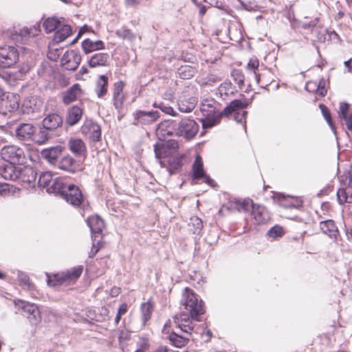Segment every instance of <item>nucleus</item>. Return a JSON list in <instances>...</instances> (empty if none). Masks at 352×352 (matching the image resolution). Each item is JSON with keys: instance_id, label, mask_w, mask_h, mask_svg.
Wrapping results in <instances>:
<instances>
[{"instance_id": "nucleus-1", "label": "nucleus", "mask_w": 352, "mask_h": 352, "mask_svg": "<svg viewBox=\"0 0 352 352\" xmlns=\"http://www.w3.org/2000/svg\"><path fill=\"white\" fill-rule=\"evenodd\" d=\"M174 322L176 326L185 334L180 336L175 332H172L168 336L170 342L176 347H182L185 346L190 340L192 332H195V323L190 320V318L186 312H182L176 314L173 317Z\"/></svg>"}, {"instance_id": "nucleus-2", "label": "nucleus", "mask_w": 352, "mask_h": 352, "mask_svg": "<svg viewBox=\"0 0 352 352\" xmlns=\"http://www.w3.org/2000/svg\"><path fill=\"white\" fill-rule=\"evenodd\" d=\"M181 305L188 311L190 320H198V317L205 313L204 303L192 289L186 287L182 293Z\"/></svg>"}, {"instance_id": "nucleus-3", "label": "nucleus", "mask_w": 352, "mask_h": 352, "mask_svg": "<svg viewBox=\"0 0 352 352\" xmlns=\"http://www.w3.org/2000/svg\"><path fill=\"white\" fill-rule=\"evenodd\" d=\"M219 104L212 98H204L200 105L204 118L201 120L204 129H210L220 122L223 116V111L218 109Z\"/></svg>"}, {"instance_id": "nucleus-4", "label": "nucleus", "mask_w": 352, "mask_h": 352, "mask_svg": "<svg viewBox=\"0 0 352 352\" xmlns=\"http://www.w3.org/2000/svg\"><path fill=\"white\" fill-rule=\"evenodd\" d=\"M83 267L78 265L67 271L54 274L52 276L47 274V284L50 286L55 287L63 284L69 285L74 283L80 276Z\"/></svg>"}, {"instance_id": "nucleus-5", "label": "nucleus", "mask_w": 352, "mask_h": 352, "mask_svg": "<svg viewBox=\"0 0 352 352\" xmlns=\"http://www.w3.org/2000/svg\"><path fill=\"white\" fill-rule=\"evenodd\" d=\"M163 142H157L154 146L155 157L162 167L166 166V161L162 159L175 154L179 148L178 142L174 140Z\"/></svg>"}, {"instance_id": "nucleus-6", "label": "nucleus", "mask_w": 352, "mask_h": 352, "mask_svg": "<svg viewBox=\"0 0 352 352\" xmlns=\"http://www.w3.org/2000/svg\"><path fill=\"white\" fill-rule=\"evenodd\" d=\"M248 105V103L247 102H243L240 100H234L229 104V105L224 108L223 110V116H228L230 114L234 113V120L238 123H241L243 129L245 130V118L248 112L246 111H243L241 113L239 111L246 108Z\"/></svg>"}, {"instance_id": "nucleus-7", "label": "nucleus", "mask_w": 352, "mask_h": 352, "mask_svg": "<svg viewBox=\"0 0 352 352\" xmlns=\"http://www.w3.org/2000/svg\"><path fill=\"white\" fill-rule=\"evenodd\" d=\"M15 305L21 309L23 314L32 325H36L41 321V311L36 305L22 300L15 301Z\"/></svg>"}, {"instance_id": "nucleus-8", "label": "nucleus", "mask_w": 352, "mask_h": 352, "mask_svg": "<svg viewBox=\"0 0 352 352\" xmlns=\"http://www.w3.org/2000/svg\"><path fill=\"white\" fill-rule=\"evenodd\" d=\"M1 158L8 163L22 164L25 162L23 150L16 145H7L0 151Z\"/></svg>"}, {"instance_id": "nucleus-9", "label": "nucleus", "mask_w": 352, "mask_h": 352, "mask_svg": "<svg viewBox=\"0 0 352 352\" xmlns=\"http://www.w3.org/2000/svg\"><path fill=\"white\" fill-rule=\"evenodd\" d=\"M19 60L18 49L12 45L0 46V67L8 68L14 65Z\"/></svg>"}, {"instance_id": "nucleus-10", "label": "nucleus", "mask_w": 352, "mask_h": 352, "mask_svg": "<svg viewBox=\"0 0 352 352\" xmlns=\"http://www.w3.org/2000/svg\"><path fill=\"white\" fill-rule=\"evenodd\" d=\"M178 121L168 120L161 122L157 129L156 135L159 140L165 141L168 137L178 136Z\"/></svg>"}, {"instance_id": "nucleus-11", "label": "nucleus", "mask_w": 352, "mask_h": 352, "mask_svg": "<svg viewBox=\"0 0 352 352\" xmlns=\"http://www.w3.org/2000/svg\"><path fill=\"white\" fill-rule=\"evenodd\" d=\"M19 96L13 93H4L0 98V113L6 115L19 107Z\"/></svg>"}, {"instance_id": "nucleus-12", "label": "nucleus", "mask_w": 352, "mask_h": 352, "mask_svg": "<svg viewBox=\"0 0 352 352\" xmlns=\"http://www.w3.org/2000/svg\"><path fill=\"white\" fill-rule=\"evenodd\" d=\"M199 130L198 124L192 119L185 118L178 121V136H183L190 140L195 137Z\"/></svg>"}, {"instance_id": "nucleus-13", "label": "nucleus", "mask_w": 352, "mask_h": 352, "mask_svg": "<svg viewBox=\"0 0 352 352\" xmlns=\"http://www.w3.org/2000/svg\"><path fill=\"white\" fill-rule=\"evenodd\" d=\"M61 197L74 206H79L82 202V195L78 186L74 184H67Z\"/></svg>"}, {"instance_id": "nucleus-14", "label": "nucleus", "mask_w": 352, "mask_h": 352, "mask_svg": "<svg viewBox=\"0 0 352 352\" xmlns=\"http://www.w3.org/2000/svg\"><path fill=\"white\" fill-rule=\"evenodd\" d=\"M81 132L94 142L99 141L101 137L100 126L91 120H85L81 126Z\"/></svg>"}, {"instance_id": "nucleus-15", "label": "nucleus", "mask_w": 352, "mask_h": 352, "mask_svg": "<svg viewBox=\"0 0 352 352\" xmlns=\"http://www.w3.org/2000/svg\"><path fill=\"white\" fill-rule=\"evenodd\" d=\"M80 55L74 50L67 51L61 58V64L67 70L74 71L80 65Z\"/></svg>"}, {"instance_id": "nucleus-16", "label": "nucleus", "mask_w": 352, "mask_h": 352, "mask_svg": "<svg viewBox=\"0 0 352 352\" xmlns=\"http://www.w3.org/2000/svg\"><path fill=\"white\" fill-rule=\"evenodd\" d=\"M15 164L2 163L0 164V177L6 180L17 181L20 176L21 167H16Z\"/></svg>"}, {"instance_id": "nucleus-17", "label": "nucleus", "mask_w": 352, "mask_h": 352, "mask_svg": "<svg viewBox=\"0 0 352 352\" xmlns=\"http://www.w3.org/2000/svg\"><path fill=\"white\" fill-rule=\"evenodd\" d=\"M43 106V101L37 96L26 98L22 104V111L23 113L31 114L40 112Z\"/></svg>"}, {"instance_id": "nucleus-18", "label": "nucleus", "mask_w": 352, "mask_h": 352, "mask_svg": "<svg viewBox=\"0 0 352 352\" xmlns=\"http://www.w3.org/2000/svg\"><path fill=\"white\" fill-rule=\"evenodd\" d=\"M160 113L157 111H138L134 113V124H150L157 120Z\"/></svg>"}, {"instance_id": "nucleus-19", "label": "nucleus", "mask_w": 352, "mask_h": 352, "mask_svg": "<svg viewBox=\"0 0 352 352\" xmlns=\"http://www.w3.org/2000/svg\"><path fill=\"white\" fill-rule=\"evenodd\" d=\"M275 199L280 206L285 208H299L302 206V201L296 197L285 196L282 193H277Z\"/></svg>"}, {"instance_id": "nucleus-20", "label": "nucleus", "mask_w": 352, "mask_h": 352, "mask_svg": "<svg viewBox=\"0 0 352 352\" xmlns=\"http://www.w3.org/2000/svg\"><path fill=\"white\" fill-rule=\"evenodd\" d=\"M193 178L195 179H204V182L210 186L214 181L205 175L204 164L200 155H197L192 165Z\"/></svg>"}, {"instance_id": "nucleus-21", "label": "nucleus", "mask_w": 352, "mask_h": 352, "mask_svg": "<svg viewBox=\"0 0 352 352\" xmlns=\"http://www.w3.org/2000/svg\"><path fill=\"white\" fill-rule=\"evenodd\" d=\"M69 151L76 157H85L87 155V147L85 142L80 138H72L67 144Z\"/></svg>"}, {"instance_id": "nucleus-22", "label": "nucleus", "mask_w": 352, "mask_h": 352, "mask_svg": "<svg viewBox=\"0 0 352 352\" xmlns=\"http://www.w3.org/2000/svg\"><path fill=\"white\" fill-rule=\"evenodd\" d=\"M87 223L91 232L93 241H96V238L104 227L103 220L99 216L96 215L89 217Z\"/></svg>"}, {"instance_id": "nucleus-23", "label": "nucleus", "mask_w": 352, "mask_h": 352, "mask_svg": "<svg viewBox=\"0 0 352 352\" xmlns=\"http://www.w3.org/2000/svg\"><path fill=\"white\" fill-rule=\"evenodd\" d=\"M320 228L323 233L328 235L335 241H336L340 236L338 227L336 226L335 222L333 220L329 219L321 221L320 223Z\"/></svg>"}, {"instance_id": "nucleus-24", "label": "nucleus", "mask_w": 352, "mask_h": 352, "mask_svg": "<svg viewBox=\"0 0 352 352\" xmlns=\"http://www.w3.org/2000/svg\"><path fill=\"white\" fill-rule=\"evenodd\" d=\"M34 132V126L29 123H22L16 129V137L21 140H32Z\"/></svg>"}, {"instance_id": "nucleus-25", "label": "nucleus", "mask_w": 352, "mask_h": 352, "mask_svg": "<svg viewBox=\"0 0 352 352\" xmlns=\"http://www.w3.org/2000/svg\"><path fill=\"white\" fill-rule=\"evenodd\" d=\"M82 90L78 84H74L63 93V102L69 104L81 96Z\"/></svg>"}, {"instance_id": "nucleus-26", "label": "nucleus", "mask_w": 352, "mask_h": 352, "mask_svg": "<svg viewBox=\"0 0 352 352\" xmlns=\"http://www.w3.org/2000/svg\"><path fill=\"white\" fill-rule=\"evenodd\" d=\"M251 215L254 220V223L256 225L263 224L269 219V215L265 208L261 205L256 204L253 206Z\"/></svg>"}, {"instance_id": "nucleus-27", "label": "nucleus", "mask_w": 352, "mask_h": 352, "mask_svg": "<svg viewBox=\"0 0 352 352\" xmlns=\"http://www.w3.org/2000/svg\"><path fill=\"white\" fill-rule=\"evenodd\" d=\"M124 82L122 81L118 82L114 84L113 92V100L115 108L118 110L122 109L124 100V96L123 94Z\"/></svg>"}, {"instance_id": "nucleus-28", "label": "nucleus", "mask_w": 352, "mask_h": 352, "mask_svg": "<svg viewBox=\"0 0 352 352\" xmlns=\"http://www.w3.org/2000/svg\"><path fill=\"white\" fill-rule=\"evenodd\" d=\"M62 124L63 119L61 116L57 113L50 114L43 120V127L50 131L56 129L57 128L61 126Z\"/></svg>"}, {"instance_id": "nucleus-29", "label": "nucleus", "mask_w": 352, "mask_h": 352, "mask_svg": "<svg viewBox=\"0 0 352 352\" xmlns=\"http://www.w3.org/2000/svg\"><path fill=\"white\" fill-rule=\"evenodd\" d=\"M82 116V109L76 105L72 106L67 110L66 122L69 126H74L80 121Z\"/></svg>"}, {"instance_id": "nucleus-30", "label": "nucleus", "mask_w": 352, "mask_h": 352, "mask_svg": "<svg viewBox=\"0 0 352 352\" xmlns=\"http://www.w3.org/2000/svg\"><path fill=\"white\" fill-rule=\"evenodd\" d=\"M197 100L194 97L186 98V96H181L178 100V109L181 112H191L195 107Z\"/></svg>"}, {"instance_id": "nucleus-31", "label": "nucleus", "mask_w": 352, "mask_h": 352, "mask_svg": "<svg viewBox=\"0 0 352 352\" xmlns=\"http://www.w3.org/2000/svg\"><path fill=\"white\" fill-rule=\"evenodd\" d=\"M223 76L218 74L209 73L199 77L197 82L201 86H214L221 82Z\"/></svg>"}, {"instance_id": "nucleus-32", "label": "nucleus", "mask_w": 352, "mask_h": 352, "mask_svg": "<svg viewBox=\"0 0 352 352\" xmlns=\"http://www.w3.org/2000/svg\"><path fill=\"white\" fill-rule=\"evenodd\" d=\"M63 147L58 145L43 150L41 155L49 162L53 164L60 155L63 152Z\"/></svg>"}, {"instance_id": "nucleus-33", "label": "nucleus", "mask_w": 352, "mask_h": 352, "mask_svg": "<svg viewBox=\"0 0 352 352\" xmlns=\"http://www.w3.org/2000/svg\"><path fill=\"white\" fill-rule=\"evenodd\" d=\"M36 179V173L32 168L25 167L24 168H21L20 176L18 179L19 183H27L31 184L34 182Z\"/></svg>"}, {"instance_id": "nucleus-34", "label": "nucleus", "mask_w": 352, "mask_h": 352, "mask_svg": "<svg viewBox=\"0 0 352 352\" xmlns=\"http://www.w3.org/2000/svg\"><path fill=\"white\" fill-rule=\"evenodd\" d=\"M72 33V29L70 25L61 23V25L57 28L54 34V40L56 43L65 41Z\"/></svg>"}, {"instance_id": "nucleus-35", "label": "nucleus", "mask_w": 352, "mask_h": 352, "mask_svg": "<svg viewBox=\"0 0 352 352\" xmlns=\"http://www.w3.org/2000/svg\"><path fill=\"white\" fill-rule=\"evenodd\" d=\"M109 58V56L107 53H96L91 57L89 61V65L91 67L104 66L106 65Z\"/></svg>"}, {"instance_id": "nucleus-36", "label": "nucleus", "mask_w": 352, "mask_h": 352, "mask_svg": "<svg viewBox=\"0 0 352 352\" xmlns=\"http://www.w3.org/2000/svg\"><path fill=\"white\" fill-rule=\"evenodd\" d=\"M338 201L342 205L344 203H352V188H341L337 192Z\"/></svg>"}, {"instance_id": "nucleus-37", "label": "nucleus", "mask_w": 352, "mask_h": 352, "mask_svg": "<svg viewBox=\"0 0 352 352\" xmlns=\"http://www.w3.org/2000/svg\"><path fill=\"white\" fill-rule=\"evenodd\" d=\"M75 160L69 155L64 156L58 162V166L60 169L70 173L75 171Z\"/></svg>"}, {"instance_id": "nucleus-38", "label": "nucleus", "mask_w": 352, "mask_h": 352, "mask_svg": "<svg viewBox=\"0 0 352 352\" xmlns=\"http://www.w3.org/2000/svg\"><path fill=\"white\" fill-rule=\"evenodd\" d=\"M182 155H177L175 157H170L167 162H166V166L167 170L170 174L175 173L182 166Z\"/></svg>"}, {"instance_id": "nucleus-39", "label": "nucleus", "mask_w": 352, "mask_h": 352, "mask_svg": "<svg viewBox=\"0 0 352 352\" xmlns=\"http://www.w3.org/2000/svg\"><path fill=\"white\" fill-rule=\"evenodd\" d=\"M104 46V43L101 41H92L89 39H85L82 43V48L86 54L97 50L103 49Z\"/></svg>"}, {"instance_id": "nucleus-40", "label": "nucleus", "mask_w": 352, "mask_h": 352, "mask_svg": "<svg viewBox=\"0 0 352 352\" xmlns=\"http://www.w3.org/2000/svg\"><path fill=\"white\" fill-rule=\"evenodd\" d=\"M67 184H68L63 183L61 179L56 177L55 179H53L52 182L47 188V191L49 193H55L62 195L63 190H65V188L67 187Z\"/></svg>"}, {"instance_id": "nucleus-41", "label": "nucleus", "mask_w": 352, "mask_h": 352, "mask_svg": "<svg viewBox=\"0 0 352 352\" xmlns=\"http://www.w3.org/2000/svg\"><path fill=\"white\" fill-rule=\"evenodd\" d=\"M108 89V78L102 75L96 82V94L98 98H102L106 95Z\"/></svg>"}, {"instance_id": "nucleus-42", "label": "nucleus", "mask_w": 352, "mask_h": 352, "mask_svg": "<svg viewBox=\"0 0 352 352\" xmlns=\"http://www.w3.org/2000/svg\"><path fill=\"white\" fill-rule=\"evenodd\" d=\"M47 129L43 127L40 129L38 132H34L32 140L34 142L38 144H45L50 138V134Z\"/></svg>"}, {"instance_id": "nucleus-43", "label": "nucleus", "mask_w": 352, "mask_h": 352, "mask_svg": "<svg viewBox=\"0 0 352 352\" xmlns=\"http://www.w3.org/2000/svg\"><path fill=\"white\" fill-rule=\"evenodd\" d=\"M153 306L150 302H143L141 305L142 321L143 325L151 318Z\"/></svg>"}, {"instance_id": "nucleus-44", "label": "nucleus", "mask_w": 352, "mask_h": 352, "mask_svg": "<svg viewBox=\"0 0 352 352\" xmlns=\"http://www.w3.org/2000/svg\"><path fill=\"white\" fill-rule=\"evenodd\" d=\"M195 69L190 65H182L177 70V74L180 78L190 79L194 76Z\"/></svg>"}, {"instance_id": "nucleus-45", "label": "nucleus", "mask_w": 352, "mask_h": 352, "mask_svg": "<svg viewBox=\"0 0 352 352\" xmlns=\"http://www.w3.org/2000/svg\"><path fill=\"white\" fill-rule=\"evenodd\" d=\"M61 25V22L56 19L48 18L43 23V27L46 33H51L54 30H57L59 25Z\"/></svg>"}, {"instance_id": "nucleus-46", "label": "nucleus", "mask_w": 352, "mask_h": 352, "mask_svg": "<svg viewBox=\"0 0 352 352\" xmlns=\"http://www.w3.org/2000/svg\"><path fill=\"white\" fill-rule=\"evenodd\" d=\"M188 225L190 227V230L195 234H199L203 228L202 221L197 216L192 217L190 219Z\"/></svg>"}, {"instance_id": "nucleus-47", "label": "nucleus", "mask_w": 352, "mask_h": 352, "mask_svg": "<svg viewBox=\"0 0 352 352\" xmlns=\"http://www.w3.org/2000/svg\"><path fill=\"white\" fill-rule=\"evenodd\" d=\"M319 108L321 110V113L324 118L327 121L328 125L331 128V131L335 135H336V129L333 123L329 109L324 104H319Z\"/></svg>"}, {"instance_id": "nucleus-48", "label": "nucleus", "mask_w": 352, "mask_h": 352, "mask_svg": "<svg viewBox=\"0 0 352 352\" xmlns=\"http://www.w3.org/2000/svg\"><path fill=\"white\" fill-rule=\"evenodd\" d=\"M218 94L223 99H225V97L228 96L230 94H233L232 83L230 82H222L218 87Z\"/></svg>"}, {"instance_id": "nucleus-49", "label": "nucleus", "mask_w": 352, "mask_h": 352, "mask_svg": "<svg viewBox=\"0 0 352 352\" xmlns=\"http://www.w3.org/2000/svg\"><path fill=\"white\" fill-rule=\"evenodd\" d=\"M53 180L52 175L50 172L42 173L38 178V184L40 187L47 188L51 185Z\"/></svg>"}, {"instance_id": "nucleus-50", "label": "nucleus", "mask_w": 352, "mask_h": 352, "mask_svg": "<svg viewBox=\"0 0 352 352\" xmlns=\"http://www.w3.org/2000/svg\"><path fill=\"white\" fill-rule=\"evenodd\" d=\"M258 66L259 61L256 58H250L247 65V69L253 72L255 80L258 84L259 83L260 80V74L257 72Z\"/></svg>"}, {"instance_id": "nucleus-51", "label": "nucleus", "mask_w": 352, "mask_h": 352, "mask_svg": "<svg viewBox=\"0 0 352 352\" xmlns=\"http://www.w3.org/2000/svg\"><path fill=\"white\" fill-rule=\"evenodd\" d=\"M118 37L129 41H133L136 38V34L133 33L130 30L122 28L116 31Z\"/></svg>"}, {"instance_id": "nucleus-52", "label": "nucleus", "mask_w": 352, "mask_h": 352, "mask_svg": "<svg viewBox=\"0 0 352 352\" xmlns=\"http://www.w3.org/2000/svg\"><path fill=\"white\" fill-rule=\"evenodd\" d=\"M283 234H284V230H283V227H281L278 225H276V226H273L267 232V236L270 238H272L273 239L280 238V237L283 236Z\"/></svg>"}, {"instance_id": "nucleus-53", "label": "nucleus", "mask_w": 352, "mask_h": 352, "mask_svg": "<svg viewBox=\"0 0 352 352\" xmlns=\"http://www.w3.org/2000/svg\"><path fill=\"white\" fill-rule=\"evenodd\" d=\"M256 204H254L252 199H244L239 204V210H243L244 212H247L250 210V209H253V206H254Z\"/></svg>"}, {"instance_id": "nucleus-54", "label": "nucleus", "mask_w": 352, "mask_h": 352, "mask_svg": "<svg viewBox=\"0 0 352 352\" xmlns=\"http://www.w3.org/2000/svg\"><path fill=\"white\" fill-rule=\"evenodd\" d=\"M327 35H328V40H329L331 43H339L341 41V39L339 36V35L334 31H328Z\"/></svg>"}, {"instance_id": "nucleus-55", "label": "nucleus", "mask_w": 352, "mask_h": 352, "mask_svg": "<svg viewBox=\"0 0 352 352\" xmlns=\"http://www.w3.org/2000/svg\"><path fill=\"white\" fill-rule=\"evenodd\" d=\"M154 107L160 108L163 112L168 114H174L175 112L172 107H166L163 103H160L159 104L155 103Z\"/></svg>"}, {"instance_id": "nucleus-56", "label": "nucleus", "mask_w": 352, "mask_h": 352, "mask_svg": "<svg viewBox=\"0 0 352 352\" xmlns=\"http://www.w3.org/2000/svg\"><path fill=\"white\" fill-rule=\"evenodd\" d=\"M322 84L325 85L324 80H320L318 88L316 89V94L320 96H324L327 94V89L324 87H320Z\"/></svg>"}, {"instance_id": "nucleus-57", "label": "nucleus", "mask_w": 352, "mask_h": 352, "mask_svg": "<svg viewBox=\"0 0 352 352\" xmlns=\"http://www.w3.org/2000/svg\"><path fill=\"white\" fill-rule=\"evenodd\" d=\"M18 278L19 280L23 284V285H28L29 283V277L28 276L23 272H19L18 273Z\"/></svg>"}, {"instance_id": "nucleus-58", "label": "nucleus", "mask_w": 352, "mask_h": 352, "mask_svg": "<svg viewBox=\"0 0 352 352\" xmlns=\"http://www.w3.org/2000/svg\"><path fill=\"white\" fill-rule=\"evenodd\" d=\"M327 32H328V30H324L318 33L317 36L318 41L324 43L327 40H328V35Z\"/></svg>"}, {"instance_id": "nucleus-59", "label": "nucleus", "mask_w": 352, "mask_h": 352, "mask_svg": "<svg viewBox=\"0 0 352 352\" xmlns=\"http://www.w3.org/2000/svg\"><path fill=\"white\" fill-rule=\"evenodd\" d=\"M318 21V19H315L314 20L310 21L309 23H302L301 27L304 29H309L311 28H314L316 25Z\"/></svg>"}, {"instance_id": "nucleus-60", "label": "nucleus", "mask_w": 352, "mask_h": 352, "mask_svg": "<svg viewBox=\"0 0 352 352\" xmlns=\"http://www.w3.org/2000/svg\"><path fill=\"white\" fill-rule=\"evenodd\" d=\"M127 311H128V305L126 303L124 302L120 305L117 313L119 315L123 316L127 312Z\"/></svg>"}, {"instance_id": "nucleus-61", "label": "nucleus", "mask_w": 352, "mask_h": 352, "mask_svg": "<svg viewBox=\"0 0 352 352\" xmlns=\"http://www.w3.org/2000/svg\"><path fill=\"white\" fill-rule=\"evenodd\" d=\"M8 192V186L6 184H0V196H4Z\"/></svg>"}, {"instance_id": "nucleus-62", "label": "nucleus", "mask_w": 352, "mask_h": 352, "mask_svg": "<svg viewBox=\"0 0 352 352\" xmlns=\"http://www.w3.org/2000/svg\"><path fill=\"white\" fill-rule=\"evenodd\" d=\"M140 1L141 0H125V3L129 7H135Z\"/></svg>"}, {"instance_id": "nucleus-63", "label": "nucleus", "mask_w": 352, "mask_h": 352, "mask_svg": "<svg viewBox=\"0 0 352 352\" xmlns=\"http://www.w3.org/2000/svg\"><path fill=\"white\" fill-rule=\"evenodd\" d=\"M88 26L87 25H84L82 28H81L79 31H78V36H76V38L72 41V43H74L75 42H76V41L78 39V38L82 34H84V32H85L86 31L88 30Z\"/></svg>"}, {"instance_id": "nucleus-64", "label": "nucleus", "mask_w": 352, "mask_h": 352, "mask_svg": "<svg viewBox=\"0 0 352 352\" xmlns=\"http://www.w3.org/2000/svg\"><path fill=\"white\" fill-rule=\"evenodd\" d=\"M95 241H94V243ZM98 250H99V248L98 246H96V245L94 243L92 245L91 250L89 253V257H91V258L94 257L96 255V254L98 252Z\"/></svg>"}]
</instances>
